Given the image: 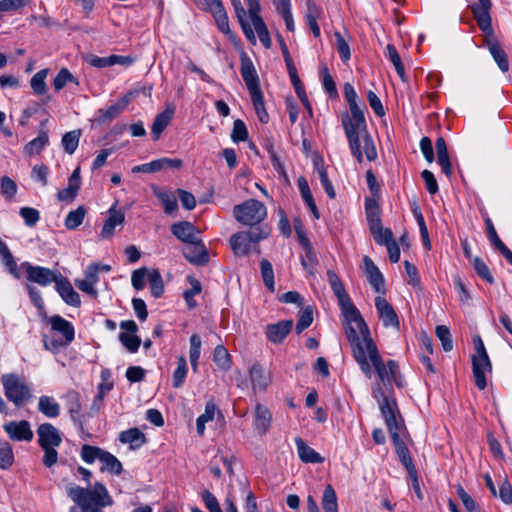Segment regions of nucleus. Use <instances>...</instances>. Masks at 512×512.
I'll return each mask as SVG.
<instances>
[{"label": "nucleus", "mask_w": 512, "mask_h": 512, "mask_svg": "<svg viewBox=\"0 0 512 512\" xmlns=\"http://www.w3.org/2000/svg\"><path fill=\"white\" fill-rule=\"evenodd\" d=\"M4 430L15 441H31L33 439V432L26 420L8 422L4 425Z\"/></svg>", "instance_id": "19"}, {"label": "nucleus", "mask_w": 512, "mask_h": 512, "mask_svg": "<svg viewBox=\"0 0 512 512\" xmlns=\"http://www.w3.org/2000/svg\"><path fill=\"white\" fill-rule=\"evenodd\" d=\"M260 270L261 276L265 286L271 291L275 290V282H274V271L271 263L267 259H262L260 261Z\"/></svg>", "instance_id": "49"}, {"label": "nucleus", "mask_w": 512, "mask_h": 512, "mask_svg": "<svg viewBox=\"0 0 512 512\" xmlns=\"http://www.w3.org/2000/svg\"><path fill=\"white\" fill-rule=\"evenodd\" d=\"M108 218L104 222L100 236L104 239L111 238L114 235L115 228L117 226H123L125 222V215L122 211L116 209V204H114L108 210Z\"/></svg>", "instance_id": "22"}, {"label": "nucleus", "mask_w": 512, "mask_h": 512, "mask_svg": "<svg viewBox=\"0 0 512 512\" xmlns=\"http://www.w3.org/2000/svg\"><path fill=\"white\" fill-rule=\"evenodd\" d=\"M366 355L370 367L374 368L378 377V381L375 382L372 388V394L374 395V389L376 386H379L384 392L387 401L392 405L394 404V411L398 413L396 402L393 399H389V394L392 390V382H395L397 386L401 385L397 377L399 369L397 362L394 360H388L384 363L374 342L369 343Z\"/></svg>", "instance_id": "5"}, {"label": "nucleus", "mask_w": 512, "mask_h": 512, "mask_svg": "<svg viewBox=\"0 0 512 512\" xmlns=\"http://www.w3.org/2000/svg\"><path fill=\"white\" fill-rule=\"evenodd\" d=\"M151 173L166 169V168H175L179 169L182 167L183 162L181 159H171V158H160L149 162Z\"/></svg>", "instance_id": "47"}, {"label": "nucleus", "mask_w": 512, "mask_h": 512, "mask_svg": "<svg viewBox=\"0 0 512 512\" xmlns=\"http://www.w3.org/2000/svg\"><path fill=\"white\" fill-rule=\"evenodd\" d=\"M129 103L128 97L121 98L117 103L109 106L107 109L99 110L100 120L102 122H109L120 115V113L127 107Z\"/></svg>", "instance_id": "34"}, {"label": "nucleus", "mask_w": 512, "mask_h": 512, "mask_svg": "<svg viewBox=\"0 0 512 512\" xmlns=\"http://www.w3.org/2000/svg\"><path fill=\"white\" fill-rule=\"evenodd\" d=\"M14 461L11 445L8 442H0V468L8 469Z\"/></svg>", "instance_id": "56"}, {"label": "nucleus", "mask_w": 512, "mask_h": 512, "mask_svg": "<svg viewBox=\"0 0 512 512\" xmlns=\"http://www.w3.org/2000/svg\"><path fill=\"white\" fill-rule=\"evenodd\" d=\"M476 353L472 356L473 377L476 386L484 390L487 386L486 373H491L492 364L480 336L473 338Z\"/></svg>", "instance_id": "10"}, {"label": "nucleus", "mask_w": 512, "mask_h": 512, "mask_svg": "<svg viewBox=\"0 0 512 512\" xmlns=\"http://www.w3.org/2000/svg\"><path fill=\"white\" fill-rule=\"evenodd\" d=\"M375 307L378 317L382 321L384 327H392L399 330L400 322L392 305L383 297L375 298Z\"/></svg>", "instance_id": "14"}, {"label": "nucleus", "mask_w": 512, "mask_h": 512, "mask_svg": "<svg viewBox=\"0 0 512 512\" xmlns=\"http://www.w3.org/2000/svg\"><path fill=\"white\" fill-rule=\"evenodd\" d=\"M365 134L368 137V139L370 140V143H371L373 151H374V156L370 157V154L367 153L368 150L366 149L365 142L362 139L363 137H358L359 140L357 141V149H358L357 153L354 152V150L352 149L351 143L348 140L351 153L357 159V161L359 163H361L363 161L364 155H365V157H366V159L368 161H374L377 158V150H376L375 144L373 142V139L371 138V136L369 135V133L367 131V124L366 123H365Z\"/></svg>", "instance_id": "31"}, {"label": "nucleus", "mask_w": 512, "mask_h": 512, "mask_svg": "<svg viewBox=\"0 0 512 512\" xmlns=\"http://www.w3.org/2000/svg\"><path fill=\"white\" fill-rule=\"evenodd\" d=\"M233 215L239 223L250 226V229H252L257 226L266 225L263 221L267 217V208L256 199H248L234 206Z\"/></svg>", "instance_id": "7"}, {"label": "nucleus", "mask_w": 512, "mask_h": 512, "mask_svg": "<svg viewBox=\"0 0 512 512\" xmlns=\"http://www.w3.org/2000/svg\"><path fill=\"white\" fill-rule=\"evenodd\" d=\"M374 398L379 404V408L385 419L390 437L394 443L396 453L401 463L405 466L409 476H414L416 468L413 464L409 450L403 441L406 429L401 415L394 411V404L392 405L387 401L384 392L379 386H376L374 389Z\"/></svg>", "instance_id": "1"}, {"label": "nucleus", "mask_w": 512, "mask_h": 512, "mask_svg": "<svg viewBox=\"0 0 512 512\" xmlns=\"http://www.w3.org/2000/svg\"><path fill=\"white\" fill-rule=\"evenodd\" d=\"M187 375V364L186 360L183 356L179 357L178 359V366L176 370L173 373L172 377V385L174 388H180Z\"/></svg>", "instance_id": "54"}, {"label": "nucleus", "mask_w": 512, "mask_h": 512, "mask_svg": "<svg viewBox=\"0 0 512 512\" xmlns=\"http://www.w3.org/2000/svg\"><path fill=\"white\" fill-rule=\"evenodd\" d=\"M489 51L493 56V59L498 64L499 68L502 72H507L509 70V62L507 58V54L502 49L499 43L492 42L489 44Z\"/></svg>", "instance_id": "39"}, {"label": "nucleus", "mask_w": 512, "mask_h": 512, "mask_svg": "<svg viewBox=\"0 0 512 512\" xmlns=\"http://www.w3.org/2000/svg\"><path fill=\"white\" fill-rule=\"evenodd\" d=\"M122 443H128L132 449H137L145 443V435L138 428H130L119 435Z\"/></svg>", "instance_id": "32"}, {"label": "nucleus", "mask_w": 512, "mask_h": 512, "mask_svg": "<svg viewBox=\"0 0 512 512\" xmlns=\"http://www.w3.org/2000/svg\"><path fill=\"white\" fill-rule=\"evenodd\" d=\"M250 96L259 121L262 123H267L269 116L265 109L262 91L256 94H251Z\"/></svg>", "instance_id": "51"}, {"label": "nucleus", "mask_w": 512, "mask_h": 512, "mask_svg": "<svg viewBox=\"0 0 512 512\" xmlns=\"http://www.w3.org/2000/svg\"><path fill=\"white\" fill-rule=\"evenodd\" d=\"M38 444L41 448L59 446L62 442L59 431L50 423H43L37 428Z\"/></svg>", "instance_id": "18"}, {"label": "nucleus", "mask_w": 512, "mask_h": 512, "mask_svg": "<svg viewBox=\"0 0 512 512\" xmlns=\"http://www.w3.org/2000/svg\"><path fill=\"white\" fill-rule=\"evenodd\" d=\"M293 326L292 320H284L266 327L265 334L269 341L278 344L281 343L290 333Z\"/></svg>", "instance_id": "24"}, {"label": "nucleus", "mask_w": 512, "mask_h": 512, "mask_svg": "<svg viewBox=\"0 0 512 512\" xmlns=\"http://www.w3.org/2000/svg\"><path fill=\"white\" fill-rule=\"evenodd\" d=\"M272 421V415L270 411L261 404H257L254 413V426L257 432L261 435L265 434Z\"/></svg>", "instance_id": "27"}, {"label": "nucleus", "mask_w": 512, "mask_h": 512, "mask_svg": "<svg viewBox=\"0 0 512 512\" xmlns=\"http://www.w3.org/2000/svg\"><path fill=\"white\" fill-rule=\"evenodd\" d=\"M56 290L66 304L74 307L80 306L81 300L79 294L73 289L69 280L62 275L58 277Z\"/></svg>", "instance_id": "23"}, {"label": "nucleus", "mask_w": 512, "mask_h": 512, "mask_svg": "<svg viewBox=\"0 0 512 512\" xmlns=\"http://www.w3.org/2000/svg\"><path fill=\"white\" fill-rule=\"evenodd\" d=\"M21 267L26 271L27 280L33 283H37L41 286H47L51 283H55L61 274L58 271H53L46 267L33 266L28 262H23Z\"/></svg>", "instance_id": "11"}, {"label": "nucleus", "mask_w": 512, "mask_h": 512, "mask_svg": "<svg viewBox=\"0 0 512 512\" xmlns=\"http://www.w3.org/2000/svg\"><path fill=\"white\" fill-rule=\"evenodd\" d=\"M38 409L49 418H55L60 414L59 404L49 396H41L39 398Z\"/></svg>", "instance_id": "35"}, {"label": "nucleus", "mask_w": 512, "mask_h": 512, "mask_svg": "<svg viewBox=\"0 0 512 512\" xmlns=\"http://www.w3.org/2000/svg\"><path fill=\"white\" fill-rule=\"evenodd\" d=\"M314 166L326 194L328 195L329 198L334 199L336 197V192L331 181L328 178L327 171L326 168L324 167L322 158L314 159Z\"/></svg>", "instance_id": "33"}, {"label": "nucleus", "mask_w": 512, "mask_h": 512, "mask_svg": "<svg viewBox=\"0 0 512 512\" xmlns=\"http://www.w3.org/2000/svg\"><path fill=\"white\" fill-rule=\"evenodd\" d=\"M328 282L332 291L338 299V304L342 312H347L350 316L355 315V305L352 303L349 295L345 291L342 281L333 270L327 271Z\"/></svg>", "instance_id": "12"}, {"label": "nucleus", "mask_w": 512, "mask_h": 512, "mask_svg": "<svg viewBox=\"0 0 512 512\" xmlns=\"http://www.w3.org/2000/svg\"><path fill=\"white\" fill-rule=\"evenodd\" d=\"M484 221L487 229V235L489 240L492 242V244L502 253H506L509 248L501 241V239L498 237V234L495 230V227L490 219L489 216L485 213L484 215Z\"/></svg>", "instance_id": "43"}, {"label": "nucleus", "mask_w": 512, "mask_h": 512, "mask_svg": "<svg viewBox=\"0 0 512 512\" xmlns=\"http://www.w3.org/2000/svg\"><path fill=\"white\" fill-rule=\"evenodd\" d=\"M103 466L101 470H107L112 474L119 475L122 472V464L121 462L111 453L104 450L102 456L100 458Z\"/></svg>", "instance_id": "40"}, {"label": "nucleus", "mask_w": 512, "mask_h": 512, "mask_svg": "<svg viewBox=\"0 0 512 512\" xmlns=\"http://www.w3.org/2000/svg\"><path fill=\"white\" fill-rule=\"evenodd\" d=\"M44 318L51 325L52 331L61 335L59 338H49L47 335H44L42 341L46 350L56 353L73 341L74 327L69 321L59 315L51 317L45 315Z\"/></svg>", "instance_id": "6"}, {"label": "nucleus", "mask_w": 512, "mask_h": 512, "mask_svg": "<svg viewBox=\"0 0 512 512\" xmlns=\"http://www.w3.org/2000/svg\"><path fill=\"white\" fill-rule=\"evenodd\" d=\"M47 74L48 70L42 69L31 78L30 85L35 94L43 95L46 92L47 86L45 79L47 77Z\"/></svg>", "instance_id": "52"}, {"label": "nucleus", "mask_w": 512, "mask_h": 512, "mask_svg": "<svg viewBox=\"0 0 512 512\" xmlns=\"http://www.w3.org/2000/svg\"><path fill=\"white\" fill-rule=\"evenodd\" d=\"M174 108L172 106H167L166 109L159 113L153 122L151 134L154 140H158L161 133L165 130V128L168 126L170 121L172 120V117L174 115Z\"/></svg>", "instance_id": "28"}, {"label": "nucleus", "mask_w": 512, "mask_h": 512, "mask_svg": "<svg viewBox=\"0 0 512 512\" xmlns=\"http://www.w3.org/2000/svg\"><path fill=\"white\" fill-rule=\"evenodd\" d=\"M209 10L213 14L218 28L228 34L230 32L229 21L224 9V6L220 0H208Z\"/></svg>", "instance_id": "26"}, {"label": "nucleus", "mask_w": 512, "mask_h": 512, "mask_svg": "<svg viewBox=\"0 0 512 512\" xmlns=\"http://www.w3.org/2000/svg\"><path fill=\"white\" fill-rule=\"evenodd\" d=\"M320 15V9L315 4L308 5L306 14L307 24L315 37L320 36V28L317 24V19Z\"/></svg>", "instance_id": "53"}, {"label": "nucleus", "mask_w": 512, "mask_h": 512, "mask_svg": "<svg viewBox=\"0 0 512 512\" xmlns=\"http://www.w3.org/2000/svg\"><path fill=\"white\" fill-rule=\"evenodd\" d=\"M436 335L441 341L442 347L445 351H451L453 349V342L449 328L445 325H439L436 327Z\"/></svg>", "instance_id": "61"}, {"label": "nucleus", "mask_w": 512, "mask_h": 512, "mask_svg": "<svg viewBox=\"0 0 512 512\" xmlns=\"http://www.w3.org/2000/svg\"><path fill=\"white\" fill-rule=\"evenodd\" d=\"M457 495L462 501L467 512H479L478 507L474 499L464 490L461 485L457 486Z\"/></svg>", "instance_id": "64"}, {"label": "nucleus", "mask_w": 512, "mask_h": 512, "mask_svg": "<svg viewBox=\"0 0 512 512\" xmlns=\"http://www.w3.org/2000/svg\"><path fill=\"white\" fill-rule=\"evenodd\" d=\"M342 314L345 318L343 325L346 337L352 347L353 357L364 375L370 379L371 367L367 361L366 351H368L369 343L374 341L370 336L369 328L356 307L355 315L350 316L347 312H342Z\"/></svg>", "instance_id": "2"}, {"label": "nucleus", "mask_w": 512, "mask_h": 512, "mask_svg": "<svg viewBox=\"0 0 512 512\" xmlns=\"http://www.w3.org/2000/svg\"><path fill=\"white\" fill-rule=\"evenodd\" d=\"M365 211L370 232L378 231L382 223L377 202L371 199L366 200Z\"/></svg>", "instance_id": "30"}, {"label": "nucleus", "mask_w": 512, "mask_h": 512, "mask_svg": "<svg viewBox=\"0 0 512 512\" xmlns=\"http://www.w3.org/2000/svg\"><path fill=\"white\" fill-rule=\"evenodd\" d=\"M248 137V131L245 123L237 119L234 121L233 129L231 133V138L234 142H242L245 141Z\"/></svg>", "instance_id": "63"}, {"label": "nucleus", "mask_w": 512, "mask_h": 512, "mask_svg": "<svg viewBox=\"0 0 512 512\" xmlns=\"http://www.w3.org/2000/svg\"><path fill=\"white\" fill-rule=\"evenodd\" d=\"M271 233L269 225H261L250 229L249 231H241L230 237V246L236 256H246L251 250L252 244H257L261 240L266 239Z\"/></svg>", "instance_id": "8"}, {"label": "nucleus", "mask_w": 512, "mask_h": 512, "mask_svg": "<svg viewBox=\"0 0 512 512\" xmlns=\"http://www.w3.org/2000/svg\"><path fill=\"white\" fill-rule=\"evenodd\" d=\"M321 504L324 512H338L337 495L330 484L325 486Z\"/></svg>", "instance_id": "37"}, {"label": "nucleus", "mask_w": 512, "mask_h": 512, "mask_svg": "<svg viewBox=\"0 0 512 512\" xmlns=\"http://www.w3.org/2000/svg\"><path fill=\"white\" fill-rule=\"evenodd\" d=\"M68 82H74L78 84L75 77L66 68H62L53 80V86L56 91L61 90L66 86Z\"/></svg>", "instance_id": "57"}, {"label": "nucleus", "mask_w": 512, "mask_h": 512, "mask_svg": "<svg viewBox=\"0 0 512 512\" xmlns=\"http://www.w3.org/2000/svg\"><path fill=\"white\" fill-rule=\"evenodd\" d=\"M81 130H73L65 133L62 137V146L66 153L73 154L78 147Z\"/></svg>", "instance_id": "46"}, {"label": "nucleus", "mask_w": 512, "mask_h": 512, "mask_svg": "<svg viewBox=\"0 0 512 512\" xmlns=\"http://www.w3.org/2000/svg\"><path fill=\"white\" fill-rule=\"evenodd\" d=\"M200 350H201V339L197 334H193L190 337L189 357H190L192 369L194 371L197 370L198 359L200 357Z\"/></svg>", "instance_id": "55"}, {"label": "nucleus", "mask_w": 512, "mask_h": 512, "mask_svg": "<svg viewBox=\"0 0 512 512\" xmlns=\"http://www.w3.org/2000/svg\"><path fill=\"white\" fill-rule=\"evenodd\" d=\"M86 215V209L84 206H79L77 209L72 210L68 213L65 218V227L69 230L78 228Z\"/></svg>", "instance_id": "44"}, {"label": "nucleus", "mask_w": 512, "mask_h": 512, "mask_svg": "<svg viewBox=\"0 0 512 512\" xmlns=\"http://www.w3.org/2000/svg\"><path fill=\"white\" fill-rule=\"evenodd\" d=\"M66 493L75 504L70 507L69 512H101L103 508L113 504L108 490L100 482L95 483L93 489L68 483Z\"/></svg>", "instance_id": "4"}, {"label": "nucleus", "mask_w": 512, "mask_h": 512, "mask_svg": "<svg viewBox=\"0 0 512 512\" xmlns=\"http://www.w3.org/2000/svg\"><path fill=\"white\" fill-rule=\"evenodd\" d=\"M364 273L368 278L370 285L378 293H384V277L372 259L368 256L363 257Z\"/></svg>", "instance_id": "20"}, {"label": "nucleus", "mask_w": 512, "mask_h": 512, "mask_svg": "<svg viewBox=\"0 0 512 512\" xmlns=\"http://www.w3.org/2000/svg\"><path fill=\"white\" fill-rule=\"evenodd\" d=\"M343 92L350 109V114L344 113L341 116V122L345 131V135L350 141L352 149L356 153L358 152V137H363L362 139L364 140L366 149L368 150L367 153L370 154V157L374 156V151L370 140L365 134L366 119L363 109L358 104V95L350 83L344 84Z\"/></svg>", "instance_id": "3"}, {"label": "nucleus", "mask_w": 512, "mask_h": 512, "mask_svg": "<svg viewBox=\"0 0 512 512\" xmlns=\"http://www.w3.org/2000/svg\"><path fill=\"white\" fill-rule=\"evenodd\" d=\"M386 56L394 65L395 70H396L397 74L399 75V77L401 78V80L406 81L404 66L402 64L399 53L397 52L396 48L393 45H391V44L387 45Z\"/></svg>", "instance_id": "50"}, {"label": "nucleus", "mask_w": 512, "mask_h": 512, "mask_svg": "<svg viewBox=\"0 0 512 512\" xmlns=\"http://www.w3.org/2000/svg\"><path fill=\"white\" fill-rule=\"evenodd\" d=\"M478 4L472 5L471 10L479 28L485 33L492 32L490 9L491 0H478Z\"/></svg>", "instance_id": "16"}, {"label": "nucleus", "mask_w": 512, "mask_h": 512, "mask_svg": "<svg viewBox=\"0 0 512 512\" xmlns=\"http://www.w3.org/2000/svg\"><path fill=\"white\" fill-rule=\"evenodd\" d=\"M120 328L124 332L119 334V340L123 346L130 352L135 353L141 345V339L136 335L138 326L133 320L122 321Z\"/></svg>", "instance_id": "13"}, {"label": "nucleus", "mask_w": 512, "mask_h": 512, "mask_svg": "<svg viewBox=\"0 0 512 512\" xmlns=\"http://www.w3.org/2000/svg\"><path fill=\"white\" fill-rule=\"evenodd\" d=\"M249 375L252 389L255 393L264 392L271 383L270 373L258 363L252 365Z\"/></svg>", "instance_id": "21"}, {"label": "nucleus", "mask_w": 512, "mask_h": 512, "mask_svg": "<svg viewBox=\"0 0 512 512\" xmlns=\"http://www.w3.org/2000/svg\"><path fill=\"white\" fill-rule=\"evenodd\" d=\"M240 72L250 95L261 92L259 78L254 68V65L252 61L246 56L241 57Z\"/></svg>", "instance_id": "17"}, {"label": "nucleus", "mask_w": 512, "mask_h": 512, "mask_svg": "<svg viewBox=\"0 0 512 512\" xmlns=\"http://www.w3.org/2000/svg\"><path fill=\"white\" fill-rule=\"evenodd\" d=\"M252 24L254 26V29H255L256 33L258 34V37H259L261 43L266 48H270V46H271V39H270V36H269L268 29H267L264 21L262 20V18H256L255 23H252Z\"/></svg>", "instance_id": "62"}, {"label": "nucleus", "mask_w": 512, "mask_h": 512, "mask_svg": "<svg viewBox=\"0 0 512 512\" xmlns=\"http://www.w3.org/2000/svg\"><path fill=\"white\" fill-rule=\"evenodd\" d=\"M188 282L191 287L190 289L184 291L183 297L187 303V306L190 309H193L197 306V302L195 301L194 297L200 294L202 287L200 282L192 276H188Z\"/></svg>", "instance_id": "42"}, {"label": "nucleus", "mask_w": 512, "mask_h": 512, "mask_svg": "<svg viewBox=\"0 0 512 512\" xmlns=\"http://www.w3.org/2000/svg\"><path fill=\"white\" fill-rule=\"evenodd\" d=\"M49 137L47 131H40L38 137L31 140L29 143L26 144L24 150L25 152L32 156L40 153L42 149L48 144Z\"/></svg>", "instance_id": "38"}, {"label": "nucleus", "mask_w": 512, "mask_h": 512, "mask_svg": "<svg viewBox=\"0 0 512 512\" xmlns=\"http://www.w3.org/2000/svg\"><path fill=\"white\" fill-rule=\"evenodd\" d=\"M313 322V309L311 306H307L301 313L297 324H296V333L300 334L306 328H308Z\"/></svg>", "instance_id": "60"}, {"label": "nucleus", "mask_w": 512, "mask_h": 512, "mask_svg": "<svg viewBox=\"0 0 512 512\" xmlns=\"http://www.w3.org/2000/svg\"><path fill=\"white\" fill-rule=\"evenodd\" d=\"M171 232L175 237H177L180 241L184 242L185 244L199 238V231L192 223L188 221L174 223L171 226Z\"/></svg>", "instance_id": "25"}, {"label": "nucleus", "mask_w": 512, "mask_h": 512, "mask_svg": "<svg viewBox=\"0 0 512 512\" xmlns=\"http://www.w3.org/2000/svg\"><path fill=\"white\" fill-rule=\"evenodd\" d=\"M297 453L301 461L305 463H322L323 458L313 448L308 446L303 439L297 437L295 439Z\"/></svg>", "instance_id": "29"}, {"label": "nucleus", "mask_w": 512, "mask_h": 512, "mask_svg": "<svg viewBox=\"0 0 512 512\" xmlns=\"http://www.w3.org/2000/svg\"><path fill=\"white\" fill-rule=\"evenodd\" d=\"M471 263H472L475 271L477 272V274L482 279L486 280L490 284L494 283V278H493L492 274L490 273L488 266L485 264V262L481 258L474 257L473 259H471Z\"/></svg>", "instance_id": "58"}, {"label": "nucleus", "mask_w": 512, "mask_h": 512, "mask_svg": "<svg viewBox=\"0 0 512 512\" xmlns=\"http://www.w3.org/2000/svg\"><path fill=\"white\" fill-rule=\"evenodd\" d=\"M1 383L3 385L4 394L6 398L12 402L16 407L23 406L27 401L32 398V393L29 385L24 377L15 374L7 373L1 376Z\"/></svg>", "instance_id": "9"}, {"label": "nucleus", "mask_w": 512, "mask_h": 512, "mask_svg": "<svg viewBox=\"0 0 512 512\" xmlns=\"http://www.w3.org/2000/svg\"><path fill=\"white\" fill-rule=\"evenodd\" d=\"M103 452L104 450L99 447L86 444L81 448V457L86 463L91 464L96 459L100 460Z\"/></svg>", "instance_id": "59"}, {"label": "nucleus", "mask_w": 512, "mask_h": 512, "mask_svg": "<svg viewBox=\"0 0 512 512\" xmlns=\"http://www.w3.org/2000/svg\"><path fill=\"white\" fill-rule=\"evenodd\" d=\"M154 195L164 206V212L166 214H172L178 209L177 199L172 192L161 191L158 188H154Z\"/></svg>", "instance_id": "36"}, {"label": "nucleus", "mask_w": 512, "mask_h": 512, "mask_svg": "<svg viewBox=\"0 0 512 512\" xmlns=\"http://www.w3.org/2000/svg\"><path fill=\"white\" fill-rule=\"evenodd\" d=\"M216 412V405L213 402H207L205 405V412L200 415L196 420L197 433L200 436L204 435L205 424L214 419Z\"/></svg>", "instance_id": "41"}, {"label": "nucleus", "mask_w": 512, "mask_h": 512, "mask_svg": "<svg viewBox=\"0 0 512 512\" xmlns=\"http://www.w3.org/2000/svg\"><path fill=\"white\" fill-rule=\"evenodd\" d=\"M148 282L153 297H161L164 292V284L162 276L158 270L154 269L148 273Z\"/></svg>", "instance_id": "45"}, {"label": "nucleus", "mask_w": 512, "mask_h": 512, "mask_svg": "<svg viewBox=\"0 0 512 512\" xmlns=\"http://www.w3.org/2000/svg\"><path fill=\"white\" fill-rule=\"evenodd\" d=\"M213 361L221 370H228L231 367V358L223 345H218L213 354Z\"/></svg>", "instance_id": "48"}, {"label": "nucleus", "mask_w": 512, "mask_h": 512, "mask_svg": "<svg viewBox=\"0 0 512 512\" xmlns=\"http://www.w3.org/2000/svg\"><path fill=\"white\" fill-rule=\"evenodd\" d=\"M182 252L184 257L192 264L204 265L209 261L206 247L199 238L186 243Z\"/></svg>", "instance_id": "15"}]
</instances>
